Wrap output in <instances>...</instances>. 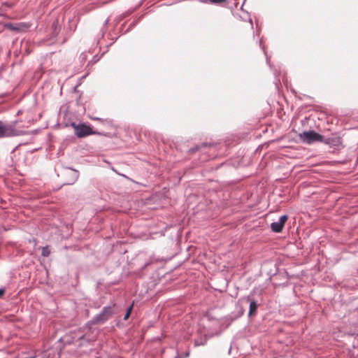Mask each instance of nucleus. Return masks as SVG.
<instances>
[{"label": "nucleus", "instance_id": "obj_16", "mask_svg": "<svg viewBox=\"0 0 358 358\" xmlns=\"http://www.w3.org/2000/svg\"><path fill=\"white\" fill-rule=\"evenodd\" d=\"M2 6L10 8L13 6V3L9 2H3L2 3Z\"/></svg>", "mask_w": 358, "mask_h": 358}, {"label": "nucleus", "instance_id": "obj_6", "mask_svg": "<svg viewBox=\"0 0 358 358\" xmlns=\"http://www.w3.org/2000/svg\"><path fill=\"white\" fill-rule=\"evenodd\" d=\"M287 220L288 216L287 215H282L278 222H274L271 224V230L275 233L281 232Z\"/></svg>", "mask_w": 358, "mask_h": 358}, {"label": "nucleus", "instance_id": "obj_4", "mask_svg": "<svg viewBox=\"0 0 358 358\" xmlns=\"http://www.w3.org/2000/svg\"><path fill=\"white\" fill-rule=\"evenodd\" d=\"M299 140L305 143L311 144L315 142H322L324 140V136L313 130L305 131L299 134Z\"/></svg>", "mask_w": 358, "mask_h": 358}, {"label": "nucleus", "instance_id": "obj_7", "mask_svg": "<svg viewBox=\"0 0 358 358\" xmlns=\"http://www.w3.org/2000/svg\"><path fill=\"white\" fill-rule=\"evenodd\" d=\"M240 301H246V302H249L250 303V307H249V313H248V316H252V315L255 314L257 310V308H258V304L257 303V301L251 297V296H243L242 298H241L239 299Z\"/></svg>", "mask_w": 358, "mask_h": 358}, {"label": "nucleus", "instance_id": "obj_20", "mask_svg": "<svg viewBox=\"0 0 358 358\" xmlns=\"http://www.w3.org/2000/svg\"><path fill=\"white\" fill-rule=\"evenodd\" d=\"M4 17H6V19H8V17H6L5 15H3Z\"/></svg>", "mask_w": 358, "mask_h": 358}, {"label": "nucleus", "instance_id": "obj_11", "mask_svg": "<svg viewBox=\"0 0 358 358\" xmlns=\"http://www.w3.org/2000/svg\"><path fill=\"white\" fill-rule=\"evenodd\" d=\"M214 144H208L206 143H202L201 145H196L195 147H193L189 150V153H194L197 151H199L201 148H206L207 146L209 147H214Z\"/></svg>", "mask_w": 358, "mask_h": 358}, {"label": "nucleus", "instance_id": "obj_15", "mask_svg": "<svg viewBox=\"0 0 358 358\" xmlns=\"http://www.w3.org/2000/svg\"><path fill=\"white\" fill-rule=\"evenodd\" d=\"M205 343H206V341H199L198 340H196V341H194V345L195 346H199V345H204Z\"/></svg>", "mask_w": 358, "mask_h": 358}, {"label": "nucleus", "instance_id": "obj_9", "mask_svg": "<svg viewBox=\"0 0 358 358\" xmlns=\"http://www.w3.org/2000/svg\"><path fill=\"white\" fill-rule=\"evenodd\" d=\"M66 175L69 177V179L66 180L64 185H73L75 183L79 177V172L75 169H69Z\"/></svg>", "mask_w": 358, "mask_h": 358}, {"label": "nucleus", "instance_id": "obj_13", "mask_svg": "<svg viewBox=\"0 0 358 358\" xmlns=\"http://www.w3.org/2000/svg\"><path fill=\"white\" fill-rule=\"evenodd\" d=\"M50 250L49 249V247L48 245L42 247L41 255L43 257H47L50 255Z\"/></svg>", "mask_w": 358, "mask_h": 358}, {"label": "nucleus", "instance_id": "obj_8", "mask_svg": "<svg viewBox=\"0 0 358 358\" xmlns=\"http://www.w3.org/2000/svg\"><path fill=\"white\" fill-rule=\"evenodd\" d=\"M30 25L24 22L20 23H7L5 24V27L8 28L10 30L17 31H24L29 28Z\"/></svg>", "mask_w": 358, "mask_h": 358}, {"label": "nucleus", "instance_id": "obj_2", "mask_svg": "<svg viewBox=\"0 0 358 358\" xmlns=\"http://www.w3.org/2000/svg\"><path fill=\"white\" fill-rule=\"evenodd\" d=\"M71 126L74 129V133L78 138H84L92 134L110 136L108 133L95 131L92 129V127L87 125L85 123L77 124L75 122H71Z\"/></svg>", "mask_w": 358, "mask_h": 358}, {"label": "nucleus", "instance_id": "obj_5", "mask_svg": "<svg viewBox=\"0 0 358 358\" xmlns=\"http://www.w3.org/2000/svg\"><path fill=\"white\" fill-rule=\"evenodd\" d=\"M322 142L336 150H340L344 148L341 137L335 134H332L331 136L327 138L324 136Z\"/></svg>", "mask_w": 358, "mask_h": 358}, {"label": "nucleus", "instance_id": "obj_14", "mask_svg": "<svg viewBox=\"0 0 358 358\" xmlns=\"http://www.w3.org/2000/svg\"><path fill=\"white\" fill-rule=\"evenodd\" d=\"M132 307H133V304H131L129 307L127 308V311L124 316V320H127L129 318V317L131 313Z\"/></svg>", "mask_w": 358, "mask_h": 358}, {"label": "nucleus", "instance_id": "obj_19", "mask_svg": "<svg viewBox=\"0 0 358 358\" xmlns=\"http://www.w3.org/2000/svg\"><path fill=\"white\" fill-rule=\"evenodd\" d=\"M175 358H182V357H180L178 355L175 357Z\"/></svg>", "mask_w": 358, "mask_h": 358}, {"label": "nucleus", "instance_id": "obj_18", "mask_svg": "<svg viewBox=\"0 0 358 358\" xmlns=\"http://www.w3.org/2000/svg\"><path fill=\"white\" fill-rule=\"evenodd\" d=\"M189 352H185V356H184V357H189Z\"/></svg>", "mask_w": 358, "mask_h": 358}, {"label": "nucleus", "instance_id": "obj_12", "mask_svg": "<svg viewBox=\"0 0 358 358\" xmlns=\"http://www.w3.org/2000/svg\"><path fill=\"white\" fill-rule=\"evenodd\" d=\"M206 2L223 6L228 2V0H206Z\"/></svg>", "mask_w": 358, "mask_h": 358}, {"label": "nucleus", "instance_id": "obj_21", "mask_svg": "<svg viewBox=\"0 0 358 358\" xmlns=\"http://www.w3.org/2000/svg\"><path fill=\"white\" fill-rule=\"evenodd\" d=\"M357 273H358V268H357Z\"/></svg>", "mask_w": 358, "mask_h": 358}, {"label": "nucleus", "instance_id": "obj_17", "mask_svg": "<svg viewBox=\"0 0 358 358\" xmlns=\"http://www.w3.org/2000/svg\"><path fill=\"white\" fill-rule=\"evenodd\" d=\"M5 293V289L0 288V297H1Z\"/></svg>", "mask_w": 358, "mask_h": 358}, {"label": "nucleus", "instance_id": "obj_1", "mask_svg": "<svg viewBox=\"0 0 358 358\" xmlns=\"http://www.w3.org/2000/svg\"><path fill=\"white\" fill-rule=\"evenodd\" d=\"M115 306V304L113 303L110 306L103 307L101 313L95 315L84 327L71 331L69 334L71 340L66 342L71 343L78 341L79 342L78 346L80 347L94 341L95 338L91 336V325L103 324L108 320L113 315Z\"/></svg>", "mask_w": 358, "mask_h": 358}, {"label": "nucleus", "instance_id": "obj_10", "mask_svg": "<svg viewBox=\"0 0 358 358\" xmlns=\"http://www.w3.org/2000/svg\"><path fill=\"white\" fill-rule=\"evenodd\" d=\"M92 119L94 120L99 121L103 125H104L107 127H113V120L110 119H108V118L101 119L99 117H92Z\"/></svg>", "mask_w": 358, "mask_h": 358}, {"label": "nucleus", "instance_id": "obj_3", "mask_svg": "<svg viewBox=\"0 0 358 358\" xmlns=\"http://www.w3.org/2000/svg\"><path fill=\"white\" fill-rule=\"evenodd\" d=\"M25 134V131L17 129L15 124H8L0 120V138L22 136Z\"/></svg>", "mask_w": 358, "mask_h": 358}]
</instances>
